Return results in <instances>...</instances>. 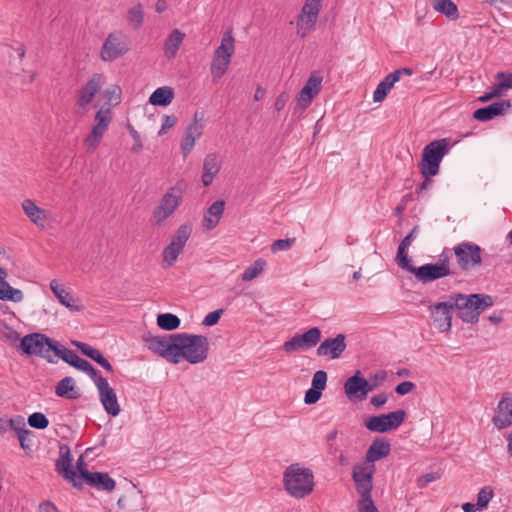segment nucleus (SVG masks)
Returning a JSON list of instances; mask_svg holds the SVG:
<instances>
[{"mask_svg":"<svg viewBox=\"0 0 512 512\" xmlns=\"http://www.w3.org/2000/svg\"><path fill=\"white\" fill-rule=\"evenodd\" d=\"M408 247L402 243L399 244L397 255H396V262L402 269L411 272L413 270V265L411 264V260L408 258L407 253Z\"/></svg>","mask_w":512,"mask_h":512,"instance_id":"obj_48","label":"nucleus"},{"mask_svg":"<svg viewBox=\"0 0 512 512\" xmlns=\"http://www.w3.org/2000/svg\"><path fill=\"white\" fill-rule=\"evenodd\" d=\"M283 484L290 496L302 499L314 489V474L311 469L294 463L285 469Z\"/></svg>","mask_w":512,"mask_h":512,"instance_id":"obj_4","label":"nucleus"},{"mask_svg":"<svg viewBox=\"0 0 512 512\" xmlns=\"http://www.w3.org/2000/svg\"><path fill=\"white\" fill-rule=\"evenodd\" d=\"M126 20L134 30L139 29L144 21L143 6L140 3L132 6L127 12Z\"/></svg>","mask_w":512,"mask_h":512,"instance_id":"obj_41","label":"nucleus"},{"mask_svg":"<svg viewBox=\"0 0 512 512\" xmlns=\"http://www.w3.org/2000/svg\"><path fill=\"white\" fill-rule=\"evenodd\" d=\"M482 249L479 245L462 242L454 247L457 264L462 270L479 267L482 263Z\"/></svg>","mask_w":512,"mask_h":512,"instance_id":"obj_12","label":"nucleus"},{"mask_svg":"<svg viewBox=\"0 0 512 512\" xmlns=\"http://www.w3.org/2000/svg\"><path fill=\"white\" fill-rule=\"evenodd\" d=\"M266 265L265 260L257 259L251 266L247 267L242 273L243 281H252L255 279L263 270Z\"/></svg>","mask_w":512,"mask_h":512,"instance_id":"obj_47","label":"nucleus"},{"mask_svg":"<svg viewBox=\"0 0 512 512\" xmlns=\"http://www.w3.org/2000/svg\"><path fill=\"white\" fill-rule=\"evenodd\" d=\"M105 83L104 76L100 73H95L92 77L78 90L77 99L75 103V113L78 116H84L90 109L95 95L100 92Z\"/></svg>","mask_w":512,"mask_h":512,"instance_id":"obj_7","label":"nucleus"},{"mask_svg":"<svg viewBox=\"0 0 512 512\" xmlns=\"http://www.w3.org/2000/svg\"><path fill=\"white\" fill-rule=\"evenodd\" d=\"M114 512H147L146 500L141 490L133 485L131 491L120 497L117 502V509Z\"/></svg>","mask_w":512,"mask_h":512,"instance_id":"obj_19","label":"nucleus"},{"mask_svg":"<svg viewBox=\"0 0 512 512\" xmlns=\"http://www.w3.org/2000/svg\"><path fill=\"white\" fill-rule=\"evenodd\" d=\"M5 279H0V300L15 303L22 302L24 299L22 290L12 287Z\"/></svg>","mask_w":512,"mask_h":512,"instance_id":"obj_34","label":"nucleus"},{"mask_svg":"<svg viewBox=\"0 0 512 512\" xmlns=\"http://www.w3.org/2000/svg\"><path fill=\"white\" fill-rule=\"evenodd\" d=\"M57 341L41 333H31L24 336L20 343V348L27 355H38L48 362L53 363V353Z\"/></svg>","mask_w":512,"mask_h":512,"instance_id":"obj_6","label":"nucleus"},{"mask_svg":"<svg viewBox=\"0 0 512 512\" xmlns=\"http://www.w3.org/2000/svg\"><path fill=\"white\" fill-rule=\"evenodd\" d=\"M410 273H412L419 282L424 284L446 277L451 274L449 257L443 253L440 255L437 263H428L420 267L414 266Z\"/></svg>","mask_w":512,"mask_h":512,"instance_id":"obj_8","label":"nucleus"},{"mask_svg":"<svg viewBox=\"0 0 512 512\" xmlns=\"http://www.w3.org/2000/svg\"><path fill=\"white\" fill-rule=\"evenodd\" d=\"M495 79L499 81V86L504 89L512 88V73L498 72Z\"/></svg>","mask_w":512,"mask_h":512,"instance_id":"obj_59","label":"nucleus"},{"mask_svg":"<svg viewBox=\"0 0 512 512\" xmlns=\"http://www.w3.org/2000/svg\"><path fill=\"white\" fill-rule=\"evenodd\" d=\"M406 412L399 409L388 414L371 416L365 421V427L371 432L386 433L396 430L405 420Z\"/></svg>","mask_w":512,"mask_h":512,"instance_id":"obj_10","label":"nucleus"},{"mask_svg":"<svg viewBox=\"0 0 512 512\" xmlns=\"http://www.w3.org/2000/svg\"><path fill=\"white\" fill-rule=\"evenodd\" d=\"M174 99V91L169 86L157 88L149 97V102L156 106H168Z\"/></svg>","mask_w":512,"mask_h":512,"instance_id":"obj_35","label":"nucleus"},{"mask_svg":"<svg viewBox=\"0 0 512 512\" xmlns=\"http://www.w3.org/2000/svg\"><path fill=\"white\" fill-rule=\"evenodd\" d=\"M359 512H379L375 506L372 497L359 499L357 502Z\"/></svg>","mask_w":512,"mask_h":512,"instance_id":"obj_53","label":"nucleus"},{"mask_svg":"<svg viewBox=\"0 0 512 512\" xmlns=\"http://www.w3.org/2000/svg\"><path fill=\"white\" fill-rule=\"evenodd\" d=\"M59 453L60 457L55 463L56 471L65 479L71 481L75 488L81 489L83 482L72 468L70 449L66 445H63L60 447Z\"/></svg>","mask_w":512,"mask_h":512,"instance_id":"obj_20","label":"nucleus"},{"mask_svg":"<svg viewBox=\"0 0 512 512\" xmlns=\"http://www.w3.org/2000/svg\"><path fill=\"white\" fill-rule=\"evenodd\" d=\"M192 233V227L188 224L181 225L176 232L174 233L171 244H174L175 246L184 249L185 244L189 240Z\"/></svg>","mask_w":512,"mask_h":512,"instance_id":"obj_43","label":"nucleus"},{"mask_svg":"<svg viewBox=\"0 0 512 512\" xmlns=\"http://www.w3.org/2000/svg\"><path fill=\"white\" fill-rule=\"evenodd\" d=\"M183 251V249L175 246L174 244L169 243L163 250V264L166 267H171L177 261L178 256Z\"/></svg>","mask_w":512,"mask_h":512,"instance_id":"obj_46","label":"nucleus"},{"mask_svg":"<svg viewBox=\"0 0 512 512\" xmlns=\"http://www.w3.org/2000/svg\"><path fill=\"white\" fill-rule=\"evenodd\" d=\"M180 319L172 313H163L157 316V325L166 331H172L180 326Z\"/></svg>","mask_w":512,"mask_h":512,"instance_id":"obj_42","label":"nucleus"},{"mask_svg":"<svg viewBox=\"0 0 512 512\" xmlns=\"http://www.w3.org/2000/svg\"><path fill=\"white\" fill-rule=\"evenodd\" d=\"M322 80L323 78L318 72L311 73L296 98L295 111H304L311 104L321 89Z\"/></svg>","mask_w":512,"mask_h":512,"instance_id":"obj_17","label":"nucleus"},{"mask_svg":"<svg viewBox=\"0 0 512 512\" xmlns=\"http://www.w3.org/2000/svg\"><path fill=\"white\" fill-rule=\"evenodd\" d=\"M230 62V59L213 55L210 67L213 81L219 80L227 72Z\"/></svg>","mask_w":512,"mask_h":512,"instance_id":"obj_40","label":"nucleus"},{"mask_svg":"<svg viewBox=\"0 0 512 512\" xmlns=\"http://www.w3.org/2000/svg\"><path fill=\"white\" fill-rule=\"evenodd\" d=\"M129 50V44L127 36L121 31H115L110 33L102 48H101V59L103 61H113Z\"/></svg>","mask_w":512,"mask_h":512,"instance_id":"obj_14","label":"nucleus"},{"mask_svg":"<svg viewBox=\"0 0 512 512\" xmlns=\"http://www.w3.org/2000/svg\"><path fill=\"white\" fill-rule=\"evenodd\" d=\"M196 138L193 136L185 134L182 141H181V151L184 157H187L189 153L192 151Z\"/></svg>","mask_w":512,"mask_h":512,"instance_id":"obj_55","label":"nucleus"},{"mask_svg":"<svg viewBox=\"0 0 512 512\" xmlns=\"http://www.w3.org/2000/svg\"><path fill=\"white\" fill-rule=\"evenodd\" d=\"M182 200V191L179 187H171L160 200L159 205L153 212V217L157 224H161L170 217Z\"/></svg>","mask_w":512,"mask_h":512,"instance_id":"obj_15","label":"nucleus"},{"mask_svg":"<svg viewBox=\"0 0 512 512\" xmlns=\"http://www.w3.org/2000/svg\"><path fill=\"white\" fill-rule=\"evenodd\" d=\"M76 369L86 373L94 382L95 386L100 385V381L105 382L107 379L101 376L98 371L85 359H81L75 367Z\"/></svg>","mask_w":512,"mask_h":512,"instance_id":"obj_44","label":"nucleus"},{"mask_svg":"<svg viewBox=\"0 0 512 512\" xmlns=\"http://www.w3.org/2000/svg\"><path fill=\"white\" fill-rule=\"evenodd\" d=\"M28 424L32 428L43 430L49 425L48 418L41 412H34L28 417Z\"/></svg>","mask_w":512,"mask_h":512,"instance_id":"obj_49","label":"nucleus"},{"mask_svg":"<svg viewBox=\"0 0 512 512\" xmlns=\"http://www.w3.org/2000/svg\"><path fill=\"white\" fill-rule=\"evenodd\" d=\"M374 465H356L352 470V478L355 483V489L360 495V499L371 497L373 489Z\"/></svg>","mask_w":512,"mask_h":512,"instance_id":"obj_16","label":"nucleus"},{"mask_svg":"<svg viewBox=\"0 0 512 512\" xmlns=\"http://www.w3.org/2000/svg\"><path fill=\"white\" fill-rule=\"evenodd\" d=\"M32 432L28 429L18 431L17 437L20 442V446L24 450H29L31 447V437Z\"/></svg>","mask_w":512,"mask_h":512,"instance_id":"obj_57","label":"nucleus"},{"mask_svg":"<svg viewBox=\"0 0 512 512\" xmlns=\"http://www.w3.org/2000/svg\"><path fill=\"white\" fill-rule=\"evenodd\" d=\"M447 305L451 306V311L456 308L459 310L458 316L466 323H476L480 314L487 308L493 306V297L486 294L464 295L461 293L451 295Z\"/></svg>","mask_w":512,"mask_h":512,"instance_id":"obj_3","label":"nucleus"},{"mask_svg":"<svg viewBox=\"0 0 512 512\" xmlns=\"http://www.w3.org/2000/svg\"><path fill=\"white\" fill-rule=\"evenodd\" d=\"M128 130L134 140V145L131 147V151L134 153H139L143 148L140 134L130 124L128 125Z\"/></svg>","mask_w":512,"mask_h":512,"instance_id":"obj_58","label":"nucleus"},{"mask_svg":"<svg viewBox=\"0 0 512 512\" xmlns=\"http://www.w3.org/2000/svg\"><path fill=\"white\" fill-rule=\"evenodd\" d=\"M185 34L178 29H174L164 43V54L167 58H174L180 45L183 42Z\"/></svg>","mask_w":512,"mask_h":512,"instance_id":"obj_33","label":"nucleus"},{"mask_svg":"<svg viewBox=\"0 0 512 512\" xmlns=\"http://www.w3.org/2000/svg\"><path fill=\"white\" fill-rule=\"evenodd\" d=\"M0 335L2 338L14 342L18 339V333L4 322L0 323Z\"/></svg>","mask_w":512,"mask_h":512,"instance_id":"obj_54","label":"nucleus"},{"mask_svg":"<svg viewBox=\"0 0 512 512\" xmlns=\"http://www.w3.org/2000/svg\"><path fill=\"white\" fill-rule=\"evenodd\" d=\"M327 384V373L323 370L316 371L312 378V388L323 391Z\"/></svg>","mask_w":512,"mask_h":512,"instance_id":"obj_51","label":"nucleus"},{"mask_svg":"<svg viewBox=\"0 0 512 512\" xmlns=\"http://www.w3.org/2000/svg\"><path fill=\"white\" fill-rule=\"evenodd\" d=\"M323 0H305L297 17V34L304 38L315 29Z\"/></svg>","mask_w":512,"mask_h":512,"instance_id":"obj_9","label":"nucleus"},{"mask_svg":"<svg viewBox=\"0 0 512 512\" xmlns=\"http://www.w3.org/2000/svg\"><path fill=\"white\" fill-rule=\"evenodd\" d=\"M494 493L493 490L489 487H483L477 494V503L479 509H484L487 507L488 503L492 499Z\"/></svg>","mask_w":512,"mask_h":512,"instance_id":"obj_50","label":"nucleus"},{"mask_svg":"<svg viewBox=\"0 0 512 512\" xmlns=\"http://www.w3.org/2000/svg\"><path fill=\"white\" fill-rule=\"evenodd\" d=\"M176 353L174 354V364L182 360L190 364L203 363L209 352V340L206 336L200 334L177 333Z\"/></svg>","mask_w":512,"mask_h":512,"instance_id":"obj_2","label":"nucleus"},{"mask_svg":"<svg viewBox=\"0 0 512 512\" xmlns=\"http://www.w3.org/2000/svg\"><path fill=\"white\" fill-rule=\"evenodd\" d=\"M84 481L99 491L111 492L115 489L116 482L106 472L82 471Z\"/></svg>","mask_w":512,"mask_h":512,"instance_id":"obj_24","label":"nucleus"},{"mask_svg":"<svg viewBox=\"0 0 512 512\" xmlns=\"http://www.w3.org/2000/svg\"><path fill=\"white\" fill-rule=\"evenodd\" d=\"M295 238H287V239H278L273 242L271 245L272 252L286 251L292 247L295 243Z\"/></svg>","mask_w":512,"mask_h":512,"instance_id":"obj_52","label":"nucleus"},{"mask_svg":"<svg viewBox=\"0 0 512 512\" xmlns=\"http://www.w3.org/2000/svg\"><path fill=\"white\" fill-rule=\"evenodd\" d=\"M55 394L58 397L67 399H77L80 397V392L75 388V382L72 377L61 379L55 388Z\"/></svg>","mask_w":512,"mask_h":512,"instance_id":"obj_32","label":"nucleus"},{"mask_svg":"<svg viewBox=\"0 0 512 512\" xmlns=\"http://www.w3.org/2000/svg\"><path fill=\"white\" fill-rule=\"evenodd\" d=\"M76 369L86 373L94 382L95 386L100 385V381L105 382L107 379L101 376L98 371L85 359H81L75 367Z\"/></svg>","mask_w":512,"mask_h":512,"instance_id":"obj_45","label":"nucleus"},{"mask_svg":"<svg viewBox=\"0 0 512 512\" xmlns=\"http://www.w3.org/2000/svg\"><path fill=\"white\" fill-rule=\"evenodd\" d=\"M321 336V330L318 327H312L303 334L293 335L284 342L282 349L286 353L305 351L315 347L320 342Z\"/></svg>","mask_w":512,"mask_h":512,"instance_id":"obj_13","label":"nucleus"},{"mask_svg":"<svg viewBox=\"0 0 512 512\" xmlns=\"http://www.w3.org/2000/svg\"><path fill=\"white\" fill-rule=\"evenodd\" d=\"M97 390L99 393L100 402L105 412L112 417L118 416L121 411L120 405L118 402L116 392L109 385L108 381H100V385L97 386Z\"/></svg>","mask_w":512,"mask_h":512,"instance_id":"obj_22","label":"nucleus"},{"mask_svg":"<svg viewBox=\"0 0 512 512\" xmlns=\"http://www.w3.org/2000/svg\"><path fill=\"white\" fill-rule=\"evenodd\" d=\"M176 337L177 333L164 336H145L143 340L146 347L150 351L174 364V354L176 353Z\"/></svg>","mask_w":512,"mask_h":512,"instance_id":"obj_11","label":"nucleus"},{"mask_svg":"<svg viewBox=\"0 0 512 512\" xmlns=\"http://www.w3.org/2000/svg\"><path fill=\"white\" fill-rule=\"evenodd\" d=\"M50 289L58 299V301L73 312H79L83 306L79 304L78 300L74 299L68 291L61 287L56 280L50 282Z\"/></svg>","mask_w":512,"mask_h":512,"instance_id":"obj_28","label":"nucleus"},{"mask_svg":"<svg viewBox=\"0 0 512 512\" xmlns=\"http://www.w3.org/2000/svg\"><path fill=\"white\" fill-rule=\"evenodd\" d=\"M377 384H370L358 370L349 377L344 383V391L346 396L352 400H364L367 394L376 388Z\"/></svg>","mask_w":512,"mask_h":512,"instance_id":"obj_18","label":"nucleus"},{"mask_svg":"<svg viewBox=\"0 0 512 512\" xmlns=\"http://www.w3.org/2000/svg\"><path fill=\"white\" fill-rule=\"evenodd\" d=\"M492 422L499 430L512 425V396L507 394L502 396L495 409Z\"/></svg>","mask_w":512,"mask_h":512,"instance_id":"obj_23","label":"nucleus"},{"mask_svg":"<svg viewBox=\"0 0 512 512\" xmlns=\"http://www.w3.org/2000/svg\"><path fill=\"white\" fill-rule=\"evenodd\" d=\"M449 150L450 140L448 138L431 141L424 147L420 163V171L424 178L438 174L440 163Z\"/></svg>","mask_w":512,"mask_h":512,"instance_id":"obj_5","label":"nucleus"},{"mask_svg":"<svg viewBox=\"0 0 512 512\" xmlns=\"http://www.w3.org/2000/svg\"><path fill=\"white\" fill-rule=\"evenodd\" d=\"M346 336L342 333L337 334L334 338H326L317 347L316 354L320 357H329L330 359H338L345 351Z\"/></svg>","mask_w":512,"mask_h":512,"instance_id":"obj_21","label":"nucleus"},{"mask_svg":"<svg viewBox=\"0 0 512 512\" xmlns=\"http://www.w3.org/2000/svg\"><path fill=\"white\" fill-rule=\"evenodd\" d=\"M203 133V126L201 123H191L185 130V134L193 136L198 139Z\"/></svg>","mask_w":512,"mask_h":512,"instance_id":"obj_64","label":"nucleus"},{"mask_svg":"<svg viewBox=\"0 0 512 512\" xmlns=\"http://www.w3.org/2000/svg\"><path fill=\"white\" fill-rule=\"evenodd\" d=\"M322 391L315 388H309L304 396V402L308 405L315 404L321 398Z\"/></svg>","mask_w":512,"mask_h":512,"instance_id":"obj_60","label":"nucleus"},{"mask_svg":"<svg viewBox=\"0 0 512 512\" xmlns=\"http://www.w3.org/2000/svg\"><path fill=\"white\" fill-rule=\"evenodd\" d=\"M225 209V201L217 200L213 202L204 215V226L208 230L214 229L219 223Z\"/></svg>","mask_w":512,"mask_h":512,"instance_id":"obj_31","label":"nucleus"},{"mask_svg":"<svg viewBox=\"0 0 512 512\" xmlns=\"http://www.w3.org/2000/svg\"><path fill=\"white\" fill-rule=\"evenodd\" d=\"M177 118L173 115H164L162 118V125L158 135H164L176 124Z\"/></svg>","mask_w":512,"mask_h":512,"instance_id":"obj_56","label":"nucleus"},{"mask_svg":"<svg viewBox=\"0 0 512 512\" xmlns=\"http://www.w3.org/2000/svg\"><path fill=\"white\" fill-rule=\"evenodd\" d=\"M235 50V41L231 34V32H226L221 40V44L214 52V56L224 57L226 59H230Z\"/></svg>","mask_w":512,"mask_h":512,"instance_id":"obj_38","label":"nucleus"},{"mask_svg":"<svg viewBox=\"0 0 512 512\" xmlns=\"http://www.w3.org/2000/svg\"><path fill=\"white\" fill-rule=\"evenodd\" d=\"M106 102L98 109L95 114L94 122L90 133L84 139V145L87 152L92 153L99 146L104 134L107 132L112 122V105H117L121 101V88L118 85H111L102 93Z\"/></svg>","mask_w":512,"mask_h":512,"instance_id":"obj_1","label":"nucleus"},{"mask_svg":"<svg viewBox=\"0 0 512 512\" xmlns=\"http://www.w3.org/2000/svg\"><path fill=\"white\" fill-rule=\"evenodd\" d=\"M415 389V384L411 381H403L399 383L396 388L395 392L399 395H406L410 392H412Z\"/></svg>","mask_w":512,"mask_h":512,"instance_id":"obj_63","label":"nucleus"},{"mask_svg":"<svg viewBox=\"0 0 512 512\" xmlns=\"http://www.w3.org/2000/svg\"><path fill=\"white\" fill-rule=\"evenodd\" d=\"M430 311L435 327L442 332L449 331L452 325L451 306L445 302H439L431 306Z\"/></svg>","mask_w":512,"mask_h":512,"instance_id":"obj_25","label":"nucleus"},{"mask_svg":"<svg viewBox=\"0 0 512 512\" xmlns=\"http://www.w3.org/2000/svg\"><path fill=\"white\" fill-rule=\"evenodd\" d=\"M390 451L391 445L388 439H375L366 452V460L369 463H374L379 459L388 456Z\"/></svg>","mask_w":512,"mask_h":512,"instance_id":"obj_29","label":"nucleus"},{"mask_svg":"<svg viewBox=\"0 0 512 512\" xmlns=\"http://www.w3.org/2000/svg\"><path fill=\"white\" fill-rule=\"evenodd\" d=\"M53 357H58V358L62 359L64 362H66L67 364H69L70 366H72L74 368L77 366V364L82 359L73 350H70V349L66 348L65 346L60 345L59 342H57V344H56V347H55V350L53 353Z\"/></svg>","mask_w":512,"mask_h":512,"instance_id":"obj_39","label":"nucleus"},{"mask_svg":"<svg viewBox=\"0 0 512 512\" xmlns=\"http://www.w3.org/2000/svg\"><path fill=\"white\" fill-rule=\"evenodd\" d=\"M510 108L511 104L509 100L497 101L477 109L473 114V118L481 122L489 121L496 116L503 115Z\"/></svg>","mask_w":512,"mask_h":512,"instance_id":"obj_26","label":"nucleus"},{"mask_svg":"<svg viewBox=\"0 0 512 512\" xmlns=\"http://www.w3.org/2000/svg\"><path fill=\"white\" fill-rule=\"evenodd\" d=\"M7 422V427L9 426L12 430H14L17 434L18 431L27 429L25 427V421L22 416H18L16 418H11Z\"/></svg>","mask_w":512,"mask_h":512,"instance_id":"obj_62","label":"nucleus"},{"mask_svg":"<svg viewBox=\"0 0 512 512\" xmlns=\"http://www.w3.org/2000/svg\"><path fill=\"white\" fill-rule=\"evenodd\" d=\"M222 312H223L222 309H218V310L208 313L204 317L202 324L205 326H213V325L217 324L221 317Z\"/></svg>","mask_w":512,"mask_h":512,"instance_id":"obj_61","label":"nucleus"},{"mask_svg":"<svg viewBox=\"0 0 512 512\" xmlns=\"http://www.w3.org/2000/svg\"><path fill=\"white\" fill-rule=\"evenodd\" d=\"M432 6L435 11L451 19H457L459 16L458 8L452 0H432Z\"/></svg>","mask_w":512,"mask_h":512,"instance_id":"obj_37","label":"nucleus"},{"mask_svg":"<svg viewBox=\"0 0 512 512\" xmlns=\"http://www.w3.org/2000/svg\"><path fill=\"white\" fill-rule=\"evenodd\" d=\"M396 82V75L388 74L385 76L384 79L377 85L373 93V101L382 102Z\"/></svg>","mask_w":512,"mask_h":512,"instance_id":"obj_36","label":"nucleus"},{"mask_svg":"<svg viewBox=\"0 0 512 512\" xmlns=\"http://www.w3.org/2000/svg\"><path fill=\"white\" fill-rule=\"evenodd\" d=\"M21 206L25 215L33 224L41 229L45 228V222L49 215L47 210L38 207L32 199H25Z\"/></svg>","mask_w":512,"mask_h":512,"instance_id":"obj_27","label":"nucleus"},{"mask_svg":"<svg viewBox=\"0 0 512 512\" xmlns=\"http://www.w3.org/2000/svg\"><path fill=\"white\" fill-rule=\"evenodd\" d=\"M220 171V162L216 154H208L203 162L202 183L209 186Z\"/></svg>","mask_w":512,"mask_h":512,"instance_id":"obj_30","label":"nucleus"}]
</instances>
